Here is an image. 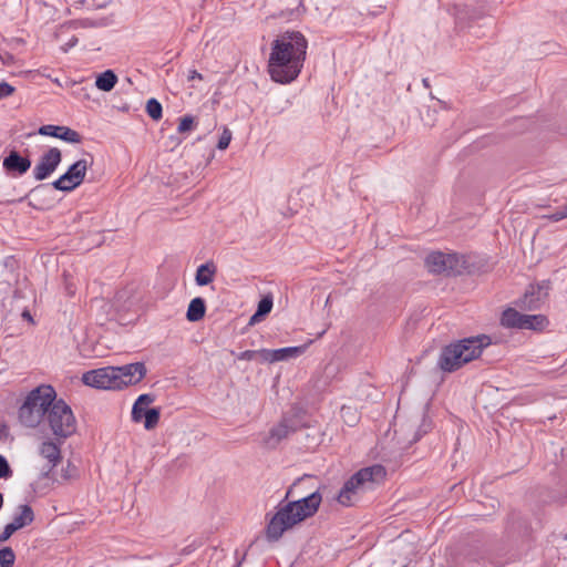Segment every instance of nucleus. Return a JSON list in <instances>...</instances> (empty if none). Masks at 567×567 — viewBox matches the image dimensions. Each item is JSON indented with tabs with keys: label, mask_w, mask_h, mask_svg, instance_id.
<instances>
[{
	"label": "nucleus",
	"mask_w": 567,
	"mask_h": 567,
	"mask_svg": "<svg viewBox=\"0 0 567 567\" xmlns=\"http://www.w3.org/2000/svg\"><path fill=\"white\" fill-rule=\"evenodd\" d=\"M310 477V475H305L296 480L293 484L288 487L285 498L276 506V512L266 515L267 525L265 536L269 543L278 542L286 532L292 529L306 519L313 517L319 511L322 503L320 487L297 499H289L295 497L299 483Z\"/></svg>",
	"instance_id": "1"
},
{
	"label": "nucleus",
	"mask_w": 567,
	"mask_h": 567,
	"mask_svg": "<svg viewBox=\"0 0 567 567\" xmlns=\"http://www.w3.org/2000/svg\"><path fill=\"white\" fill-rule=\"evenodd\" d=\"M308 41L299 31H286L271 42L268 72L272 81L287 84L300 74L307 55Z\"/></svg>",
	"instance_id": "2"
},
{
	"label": "nucleus",
	"mask_w": 567,
	"mask_h": 567,
	"mask_svg": "<svg viewBox=\"0 0 567 567\" xmlns=\"http://www.w3.org/2000/svg\"><path fill=\"white\" fill-rule=\"evenodd\" d=\"M491 344V338L486 334L465 338L445 346L439 357L437 367L444 372H454L477 359L483 349Z\"/></svg>",
	"instance_id": "3"
},
{
	"label": "nucleus",
	"mask_w": 567,
	"mask_h": 567,
	"mask_svg": "<svg viewBox=\"0 0 567 567\" xmlns=\"http://www.w3.org/2000/svg\"><path fill=\"white\" fill-rule=\"evenodd\" d=\"M385 475V468L379 464L359 470L344 482L336 497L337 502L342 506L355 505L365 493L375 489Z\"/></svg>",
	"instance_id": "4"
},
{
	"label": "nucleus",
	"mask_w": 567,
	"mask_h": 567,
	"mask_svg": "<svg viewBox=\"0 0 567 567\" xmlns=\"http://www.w3.org/2000/svg\"><path fill=\"white\" fill-rule=\"evenodd\" d=\"M55 396V389L49 384H41L30 391L19 409L20 422L28 427H37L44 423L49 408Z\"/></svg>",
	"instance_id": "5"
},
{
	"label": "nucleus",
	"mask_w": 567,
	"mask_h": 567,
	"mask_svg": "<svg viewBox=\"0 0 567 567\" xmlns=\"http://www.w3.org/2000/svg\"><path fill=\"white\" fill-rule=\"evenodd\" d=\"M59 441H65L76 432V419L63 399H54L43 423Z\"/></svg>",
	"instance_id": "6"
},
{
	"label": "nucleus",
	"mask_w": 567,
	"mask_h": 567,
	"mask_svg": "<svg viewBox=\"0 0 567 567\" xmlns=\"http://www.w3.org/2000/svg\"><path fill=\"white\" fill-rule=\"evenodd\" d=\"M425 267L429 272L443 275L446 277H456L466 269L464 256L456 252L445 254L442 251H432L425 258Z\"/></svg>",
	"instance_id": "7"
},
{
	"label": "nucleus",
	"mask_w": 567,
	"mask_h": 567,
	"mask_svg": "<svg viewBox=\"0 0 567 567\" xmlns=\"http://www.w3.org/2000/svg\"><path fill=\"white\" fill-rule=\"evenodd\" d=\"M90 165H92V162L89 163L84 158L79 159L70 165L68 171L50 185L56 190L72 192L83 183Z\"/></svg>",
	"instance_id": "8"
},
{
	"label": "nucleus",
	"mask_w": 567,
	"mask_h": 567,
	"mask_svg": "<svg viewBox=\"0 0 567 567\" xmlns=\"http://www.w3.org/2000/svg\"><path fill=\"white\" fill-rule=\"evenodd\" d=\"M551 289L550 280H542L536 285H529L523 297L516 301V306L522 310L534 311L540 309L548 298Z\"/></svg>",
	"instance_id": "9"
},
{
	"label": "nucleus",
	"mask_w": 567,
	"mask_h": 567,
	"mask_svg": "<svg viewBox=\"0 0 567 567\" xmlns=\"http://www.w3.org/2000/svg\"><path fill=\"white\" fill-rule=\"evenodd\" d=\"M306 426L299 414L285 415L276 426L271 427L265 443L268 447L275 449L289 434Z\"/></svg>",
	"instance_id": "10"
},
{
	"label": "nucleus",
	"mask_w": 567,
	"mask_h": 567,
	"mask_svg": "<svg viewBox=\"0 0 567 567\" xmlns=\"http://www.w3.org/2000/svg\"><path fill=\"white\" fill-rule=\"evenodd\" d=\"M85 385L102 390H120L115 367H104L87 371L82 375Z\"/></svg>",
	"instance_id": "11"
},
{
	"label": "nucleus",
	"mask_w": 567,
	"mask_h": 567,
	"mask_svg": "<svg viewBox=\"0 0 567 567\" xmlns=\"http://www.w3.org/2000/svg\"><path fill=\"white\" fill-rule=\"evenodd\" d=\"M62 162V153L56 147H51L44 152L33 168V177L37 181H44L58 168Z\"/></svg>",
	"instance_id": "12"
},
{
	"label": "nucleus",
	"mask_w": 567,
	"mask_h": 567,
	"mask_svg": "<svg viewBox=\"0 0 567 567\" xmlns=\"http://www.w3.org/2000/svg\"><path fill=\"white\" fill-rule=\"evenodd\" d=\"M146 367L143 362H134L115 367L120 390L127 385L137 384L146 375Z\"/></svg>",
	"instance_id": "13"
},
{
	"label": "nucleus",
	"mask_w": 567,
	"mask_h": 567,
	"mask_svg": "<svg viewBox=\"0 0 567 567\" xmlns=\"http://www.w3.org/2000/svg\"><path fill=\"white\" fill-rule=\"evenodd\" d=\"M31 159L29 156H22L17 150H11L7 156L3 157L2 167L8 176L19 177L24 175L31 167Z\"/></svg>",
	"instance_id": "14"
},
{
	"label": "nucleus",
	"mask_w": 567,
	"mask_h": 567,
	"mask_svg": "<svg viewBox=\"0 0 567 567\" xmlns=\"http://www.w3.org/2000/svg\"><path fill=\"white\" fill-rule=\"evenodd\" d=\"M38 133L40 135L44 136H51L55 138H60L64 142L72 143V144H79L82 142L83 137L79 132L75 130H72L68 126H60V125H42L39 127Z\"/></svg>",
	"instance_id": "15"
},
{
	"label": "nucleus",
	"mask_w": 567,
	"mask_h": 567,
	"mask_svg": "<svg viewBox=\"0 0 567 567\" xmlns=\"http://www.w3.org/2000/svg\"><path fill=\"white\" fill-rule=\"evenodd\" d=\"M65 441H59L53 436V439H48L40 444L39 453L43 458L49 461L51 468H54L61 462V445Z\"/></svg>",
	"instance_id": "16"
},
{
	"label": "nucleus",
	"mask_w": 567,
	"mask_h": 567,
	"mask_svg": "<svg viewBox=\"0 0 567 567\" xmlns=\"http://www.w3.org/2000/svg\"><path fill=\"white\" fill-rule=\"evenodd\" d=\"M205 312H206L205 300L202 297H196V298L192 299L188 305L186 318L190 322H196L204 318Z\"/></svg>",
	"instance_id": "17"
},
{
	"label": "nucleus",
	"mask_w": 567,
	"mask_h": 567,
	"mask_svg": "<svg viewBox=\"0 0 567 567\" xmlns=\"http://www.w3.org/2000/svg\"><path fill=\"white\" fill-rule=\"evenodd\" d=\"M216 266L213 261L200 265L196 270L195 281L198 286H207L214 280Z\"/></svg>",
	"instance_id": "18"
},
{
	"label": "nucleus",
	"mask_w": 567,
	"mask_h": 567,
	"mask_svg": "<svg viewBox=\"0 0 567 567\" xmlns=\"http://www.w3.org/2000/svg\"><path fill=\"white\" fill-rule=\"evenodd\" d=\"M19 514L14 515L11 524L17 528H23L34 520V513L30 505L23 504L18 507Z\"/></svg>",
	"instance_id": "19"
},
{
	"label": "nucleus",
	"mask_w": 567,
	"mask_h": 567,
	"mask_svg": "<svg viewBox=\"0 0 567 567\" xmlns=\"http://www.w3.org/2000/svg\"><path fill=\"white\" fill-rule=\"evenodd\" d=\"M155 401V395L151 393L141 394L133 404L132 420L136 423L142 421V411L148 409L147 406Z\"/></svg>",
	"instance_id": "20"
},
{
	"label": "nucleus",
	"mask_w": 567,
	"mask_h": 567,
	"mask_svg": "<svg viewBox=\"0 0 567 567\" xmlns=\"http://www.w3.org/2000/svg\"><path fill=\"white\" fill-rule=\"evenodd\" d=\"M117 83V75L113 70H105L96 76L95 85L103 92H110Z\"/></svg>",
	"instance_id": "21"
},
{
	"label": "nucleus",
	"mask_w": 567,
	"mask_h": 567,
	"mask_svg": "<svg viewBox=\"0 0 567 567\" xmlns=\"http://www.w3.org/2000/svg\"><path fill=\"white\" fill-rule=\"evenodd\" d=\"M307 349V346H299V347H286L280 349H275V360L276 362L279 361H286L290 358H297L301 355Z\"/></svg>",
	"instance_id": "22"
},
{
	"label": "nucleus",
	"mask_w": 567,
	"mask_h": 567,
	"mask_svg": "<svg viewBox=\"0 0 567 567\" xmlns=\"http://www.w3.org/2000/svg\"><path fill=\"white\" fill-rule=\"evenodd\" d=\"M546 321L543 315H523L519 329L542 330Z\"/></svg>",
	"instance_id": "23"
},
{
	"label": "nucleus",
	"mask_w": 567,
	"mask_h": 567,
	"mask_svg": "<svg viewBox=\"0 0 567 567\" xmlns=\"http://www.w3.org/2000/svg\"><path fill=\"white\" fill-rule=\"evenodd\" d=\"M522 318L523 313L518 312L514 308H507L502 315L501 323L506 328L519 329Z\"/></svg>",
	"instance_id": "24"
},
{
	"label": "nucleus",
	"mask_w": 567,
	"mask_h": 567,
	"mask_svg": "<svg viewBox=\"0 0 567 567\" xmlns=\"http://www.w3.org/2000/svg\"><path fill=\"white\" fill-rule=\"evenodd\" d=\"M48 189H49L48 184H40V185H37L35 187H33L32 189H30L29 192L23 193L21 187L14 186L13 193L19 195V197L18 198H16V197L9 198L8 197L3 200V203H7V204L21 203L24 199H27L30 194L41 193V192H45Z\"/></svg>",
	"instance_id": "25"
},
{
	"label": "nucleus",
	"mask_w": 567,
	"mask_h": 567,
	"mask_svg": "<svg viewBox=\"0 0 567 567\" xmlns=\"http://www.w3.org/2000/svg\"><path fill=\"white\" fill-rule=\"evenodd\" d=\"M427 405L424 406L421 416H420V424L417 425V429L410 441V443H415L425 434H427L432 430V421L426 415Z\"/></svg>",
	"instance_id": "26"
},
{
	"label": "nucleus",
	"mask_w": 567,
	"mask_h": 567,
	"mask_svg": "<svg viewBox=\"0 0 567 567\" xmlns=\"http://www.w3.org/2000/svg\"><path fill=\"white\" fill-rule=\"evenodd\" d=\"M142 420L144 419V427L146 430H153L159 422L161 410L159 408H150L142 411Z\"/></svg>",
	"instance_id": "27"
},
{
	"label": "nucleus",
	"mask_w": 567,
	"mask_h": 567,
	"mask_svg": "<svg viewBox=\"0 0 567 567\" xmlns=\"http://www.w3.org/2000/svg\"><path fill=\"white\" fill-rule=\"evenodd\" d=\"M146 113L154 121L161 120L163 116L162 104L154 97L150 99L146 102Z\"/></svg>",
	"instance_id": "28"
},
{
	"label": "nucleus",
	"mask_w": 567,
	"mask_h": 567,
	"mask_svg": "<svg viewBox=\"0 0 567 567\" xmlns=\"http://www.w3.org/2000/svg\"><path fill=\"white\" fill-rule=\"evenodd\" d=\"M16 554L11 547L0 548V567H13Z\"/></svg>",
	"instance_id": "29"
},
{
	"label": "nucleus",
	"mask_w": 567,
	"mask_h": 567,
	"mask_svg": "<svg viewBox=\"0 0 567 567\" xmlns=\"http://www.w3.org/2000/svg\"><path fill=\"white\" fill-rule=\"evenodd\" d=\"M274 300L270 295L264 296L257 306V316L258 317H266L272 309Z\"/></svg>",
	"instance_id": "30"
},
{
	"label": "nucleus",
	"mask_w": 567,
	"mask_h": 567,
	"mask_svg": "<svg viewBox=\"0 0 567 567\" xmlns=\"http://www.w3.org/2000/svg\"><path fill=\"white\" fill-rule=\"evenodd\" d=\"M195 127V117L193 115H185L179 120L178 132L186 133Z\"/></svg>",
	"instance_id": "31"
},
{
	"label": "nucleus",
	"mask_w": 567,
	"mask_h": 567,
	"mask_svg": "<svg viewBox=\"0 0 567 567\" xmlns=\"http://www.w3.org/2000/svg\"><path fill=\"white\" fill-rule=\"evenodd\" d=\"M341 415L344 420V422L349 425H354L358 421V416H357V413L355 411H353L351 408L349 406H342L341 408Z\"/></svg>",
	"instance_id": "32"
},
{
	"label": "nucleus",
	"mask_w": 567,
	"mask_h": 567,
	"mask_svg": "<svg viewBox=\"0 0 567 567\" xmlns=\"http://www.w3.org/2000/svg\"><path fill=\"white\" fill-rule=\"evenodd\" d=\"M13 472L10 467L8 460L0 454V478H10Z\"/></svg>",
	"instance_id": "33"
},
{
	"label": "nucleus",
	"mask_w": 567,
	"mask_h": 567,
	"mask_svg": "<svg viewBox=\"0 0 567 567\" xmlns=\"http://www.w3.org/2000/svg\"><path fill=\"white\" fill-rule=\"evenodd\" d=\"M256 351H257V358H259L260 362H262V363L276 362L274 350L260 349V350H256Z\"/></svg>",
	"instance_id": "34"
},
{
	"label": "nucleus",
	"mask_w": 567,
	"mask_h": 567,
	"mask_svg": "<svg viewBox=\"0 0 567 567\" xmlns=\"http://www.w3.org/2000/svg\"><path fill=\"white\" fill-rule=\"evenodd\" d=\"M231 141V132L228 128H224L223 134L220 135L217 148L218 150H226L229 146V143Z\"/></svg>",
	"instance_id": "35"
},
{
	"label": "nucleus",
	"mask_w": 567,
	"mask_h": 567,
	"mask_svg": "<svg viewBox=\"0 0 567 567\" xmlns=\"http://www.w3.org/2000/svg\"><path fill=\"white\" fill-rule=\"evenodd\" d=\"M61 476L64 481L72 480L78 476V468L71 462H68L66 467L62 468Z\"/></svg>",
	"instance_id": "36"
},
{
	"label": "nucleus",
	"mask_w": 567,
	"mask_h": 567,
	"mask_svg": "<svg viewBox=\"0 0 567 567\" xmlns=\"http://www.w3.org/2000/svg\"><path fill=\"white\" fill-rule=\"evenodd\" d=\"M18 529L11 524H7L0 534V543L7 542Z\"/></svg>",
	"instance_id": "37"
},
{
	"label": "nucleus",
	"mask_w": 567,
	"mask_h": 567,
	"mask_svg": "<svg viewBox=\"0 0 567 567\" xmlns=\"http://www.w3.org/2000/svg\"><path fill=\"white\" fill-rule=\"evenodd\" d=\"M14 92V87L7 83V82H0V99H4L10 96Z\"/></svg>",
	"instance_id": "38"
},
{
	"label": "nucleus",
	"mask_w": 567,
	"mask_h": 567,
	"mask_svg": "<svg viewBox=\"0 0 567 567\" xmlns=\"http://www.w3.org/2000/svg\"><path fill=\"white\" fill-rule=\"evenodd\" d=\"M80 24L83 28H97V27L105 25L104 20H92V19L81 20Z\"/></svg>",
	"instance_id": "39"
},
{
	"label": "nucleus",
	"mask_w": 567,
	"mask_h": 567,
	"mask_svg": "<svg viewBox=\"0 0 567 567\" xmlns=\"http://www.w3.org/2000/svg\"><path fill=\"white\" fill-rule=\"evenodd\" d=\"M237 359L246 360V361L255 360V359H257V351L256 350L243 351L237 355Z\"/></svg>",
	"instance_id": "40"
},
{
	"label": "nucleus",
	"mask_w": 567,
	"mask_h": 567,
	"mask_svg": "<svg viewBox=\"0 0 567 567\" xmlns=\"http://www.w3.org/2000/svg\"><path fill=\"white\" fill-rule=\"evenodd\" d=\"M79 42V39L73 35L65 44H63L61 47L62 51L63 52H68L70 49H72L73 47H75Z\"/></svg>",
	"instance_id": "41"
},
{
	"label": "nucleus",
	"mask_w": 567,
	"mask_h": 567,
	"mask_svg": "<svg viewBox=\"0 0 567 567\" xmlns=\"http://www.w3.org/2000/svg\"><path fill=\"white\" fill-rule=\"evenodd\" d=\"M547 217H548V219H550L553 221H559V220L565 219L564 214H561L560 208H558L557 210H555L553 214L548 215Z\"/></svg>",
	"instance_id": "42"
},
{
	"label": "nucleus",
	"mask_w": 567,
	"mask_h": 567,
	"mask_svg": "<svg viewBox=\"0 0 567 567\" xmlns=\"http://www.w3.org/2000/svg\"><path fill=\"white\" fill-rule=\"evenodd\" d=\"M9 436V427L7 424L1 423L0 424V442L6 441Z\"/></svg>",
	"instance_id": "43"
},
{
	"label": "nucleus",
	"mask_w": 567,
	"mask_h": 567,
	"mask_svg": "<svg viewBox=\"0 0 567 567\" xmlns=\"http://www.w3.org/2000/svg\"><path fill=\"white\" fill-rule=\"evenodd\" d=\"M187 80L188 81L203 80V74L197 72L196 70H189L188 75H187Z\"/></svg>",
	"instance_id": "44"
},
{
	"label": "nucleus",
	"mask_w": 567,
	"mask_h": 567,
	"mask_svg": "<svg viewBox=\"0 0 567 567\" xmlns=\"http://www.w3.org/2000/svg\"><path fill=\"white\" fill-rule=\"evenodd\" d=\"M261 320H264V317H258V316H257V311H256V312L250 317L248 324H249V326H254V324H256V323L260 322Z\"/></svg>",
	"instance_id": "45"
},
{
	"label": "nucleus",
	"mask_w": 567,
	"mask_h": 567,
	"mask_svg": "<svg viewBox=\"0 0 567 567\" xmlns=\"http://www.w3.org/2000/svg\"><path fill=\"white\" fill-rule=\"evenodd\" d=\"M53 468H51V465L49 466V468L47 471H44L41 475L43 478H48L51 474Z\"/></svg>",
	"instance_id": "46"
},
{
	"label": "nucleus",
	"mask_w": 567,
	"mask_h": 567,
	"mask_svg": "<svg viewBox=\"0 0 567 567\" xmlns=\"http://www.w3.org/2000/svg\"><path fill=\"white\" fill-rule=\"evenodd\" d=\"M13 60V55L6 53V58H2L3 63H8L9 61Z\"/></svg>",
	"instance_id": "47"
},
{
	"label": "nucleus",
	"mask_w": 567,
	"mask_h": 567,
	"mask_svg": "<svg viewBox=\"0 0 567 567\" xmlns=\"http://www.w3.org/2000/svg\"><path fill=\"white\" fill-rule=\"evenodd\" d=\"M559 208L561 210V214H564V217L567 218V204H565L564 206H561Z\"/></svg>",
	"instance_id": "48"
},
{
	"label": "nucleus",
	"mask_w": 567,
	"mask_h": 567,
	"mask_svg": "<svg viewBox=\"0 0 567 567\" xmlns=\"http://www.w3.org/2000/svg\"><path fill=\"white\" fill-rule=\"evenodd\" d=\"M22 316H23L24 318L30 319V320L32 319V318H31V316H30V313H29V311H24V312L22 313Z\"/></svg>",
	"instance_id": "49"
},
{
	"label": "nucleus",
	"mask_w": 567,
	"mask_h": 567,
	"mask_svg": "<svg viewBox=\"0 0 567 567\" xmlns=\"http://www.w3.org/2000/svg\"><path fill=\"white\" fill-rule=\"evenodd\" d=\"M244 559H245V555L243 556V558L240 560L237 561V564L234 567H240Z\"/></svg>",
	"instance_id": "50"
},
{
	"label": "nucleus",
	"mask_w": 567,
	"mask_h": 567,
	"mask_svg": "<svg viewBox=\"0 0 567 567\" xmlns=\"http://www.w3.org/2000/svg\"><path fill=\"white\" fill-rule=\"evenodd\" d=\"M3 506V495L0 493V509L2 508Z\"/></svg>",
	"instance_id": "51"
},
{
	"label": "nucleus",
	"mask_w": 567,
	"mask_h": 567,
	"mask_svg": "<svg viewBox=\"0 0 567 567\" xmlns=\"http://www.w3.org/2000/svg\"><path fill=\"white\" fill-rule=\"evenodd\" d=\"M423 83H424V85H425V86H427V85H429V83H427V79H424V80H423Z\"/></svg>",
	"instance_id": "52"
},
{
	"label": "nucleus",
	"mask_w": 567,
	"mask_h": 567,
	"mask_svg": "<svg viewBox=\"0 0 567 567\" xmlns=\"http://www.w3.org/2000/svg\"><path fill=\"white\" fill-rule=\"evenodd\" d=\"M29 206H32L34 208H39L38 206L33 205L31 202L29 203Z\"/></svg>",
	"instance_id": "53"
},
{
	"label": "nucleus",
	"mask_w": 567,
	"mask_h": 567,
	"mask_svg": "<svg viewBox=\"0 0 567 567\" xmlns=\"http://www.w3.org/2000/svg\"><path fill=\"white\" fill-rule=\"evenodd\" d=\"M78 2H79V3H81V4H84V3H85V1H84V0H79Z\"/></svg>",
	"instance_id": "54"
}]
</instances>
